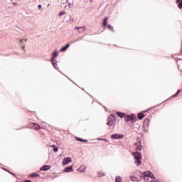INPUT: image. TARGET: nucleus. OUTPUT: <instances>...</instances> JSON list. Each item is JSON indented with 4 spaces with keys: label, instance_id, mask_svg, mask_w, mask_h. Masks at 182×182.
<instances>
[{
    "label": "nucleus",
    "instance_id": "obj_24",
    "mask_svg": "<svg viewBox=\"0 0 182 182\" xmlns=\"http://www.w3.org/2000/svg\"><path fill=\"white\" fill-rule=\"evenodd\" d=\"M141 145H139V146H137V149H138V150H141Z\"/></svg>",
    "mask_w": 182,
    "mask_h": 182
},
{
    "label": "nucleus",
    "instance_id": "obj_26",
    "mask_svg": "<svg viewBox=\"0 0 182 182\" xmlns=\"http://www.w3.org/2000/svg\"><path fill=\"white\" fill-rule=\"evenodd\" d=\"M68 5H69V8H72V6H73V4H72L70 3H69Z\"/></svg>",
    "mask_w": 182,
    "mask_h": 182
},
{
    "label": "nucleus",
    "instance_id": "obj_9",
    "mask_svg": "<svg viewBox=\"0 0 182 182\" xmlns=\"http://www.w3.org/2000/svg\"><path fill=\"white\" fill-rule=\"evenodd\" d=\"M85 31H86V26H82V27H80L78 32L79 33H82V32H85Z\"/></svg>",
    "mask_w": 182,
    "mask_h": 182
},
{
    "label": "nucleus",
    "instance_id": "obj_33",
    "mask_svg": "<svg viewBox=\"0 0 182 182\" xmlns=\"http://www.w3.org/2000/svg\"><path fill=\"white\" fill-rule=\"evenodd\" d=\"M24 182H31L30 180H26Z\"/></svg>",
    "mask_w": 182,
    "mask_h": 182
},
{
    "label": "nucleus",
    "instance_id": "obj_21",
    "mask_svg": "<svg viewBox=\"0 0 182 182\" xmlns=\"http://www.w3.org/2000/svg\"><path fill=\"white\" fill-rule=\"evenodd\" d=\"M107 26H108V28L110 29V31H114L113 29V26H112L111 25H108Z\"/></svg>",
    "mask_w": 182,
    "mask_h": 182
},
{
    "label": "nucleus",
    "instance_id": "obj_7",
    "mask_svg": "<svg viewBox=\"0 0 182 182\" xmlns=\"http://www.w3.org/2000/svg\"><path fill=\"white\" fill-rule=\"evenodd\" d=\"M70 46V44H67L64 47L61 48L60 49V52H66L68 50V48Z\"/></svg>",
    "mask_w": 182,
    "mask_h": 182
},
{
    "label": "nucleus",
    "instance_id": "obj_22",
    "mask_svg": "<svg viewBox=\"0 0 182 182\" xmlns=\"http://www.w3.org/2000/svg\"><path fill=\"white\" fill-rule=\"evenodd\" d=\"M63 15H65V11H60L58 14L59 16H62Z\"/></svg>",
    "mask_w": 182,
    "mask_h": 182
},
{
    "label": "nucleus",
    "instance_id": "obj_11",
    "mask_svg": "<svg viewBox=\"0 0 182 182\" xmlns=\"http://www.w3.org/2000/svg\"><path fill=\"white\" fill-rule=\"evenodd\" d=\"M103 26H107V17L105 18L102 23Z\"/></svg>",
    "mask_w": 182,
    "mask_h": 182
},
{
    "label": "nucleus",
    "instance_id": "obj_12",
    "mask_svg": "<svg viewBox=\"0 0 182 182\" xmlns=\"http://www.w3.org/2000/svg\"><path fill=\"white\" fill-rule=\"evenodd\" d=\"M144 117V114L143 112L139 113L138 114V118L139 119V120H141V119H143Z\"/></svg>",
    "mask_w": 182,
    "mask_h": 182
},
{
    "label": "nucleus",
    "instance_id": "obj_10",
    "mask_svg": "<svg viewBox=\"0 0 182 182\" xmlns=\"http://www.w3.org/2000/svg\"><path fill=\"white\" fill-rule=\"evenodd\" d=\"M176 2L178 4V7L179 9H181L182 8V0H176Z\"/></svg>",
    "mask_w": 182,
    "mask_h": 182
},
{
    "label": "nucleus",
    "instance_id": "obj_34",
    "mask_svg": "<svg viewBox=\"0 0 182 182\" xmlns=\"http://www.w3.org/2000/svg\"><path fill=\"white\" fill-rule=\"evenodd\" d=\"M22 42H23V39H21V40L20 41V43H22Z\"/></svg>",
    "mask_w": 182,
    "mask_h": 182
},
{
    "label": "nucleus",
    "instance_id": "obj_16",
    "mask_svg": "<svg viewBox=\"0 0 182 182\" xmlns=\"http://www.w3.org/2000/svg\"><path fill=\"white\" fill-rule=\"evenodd\" d=\"M55 62H56V60L53 58L52 59V63H53V67L56 69V67L58 66V64H56V63H55Z\"/></svg>",
    "mask_w": 182,
    "mask_h": 182
},
{
    "label": "nucleus",
    "instance_id": "obj_18",
    "mask_svg": "<svg viewBox=\"0 0 182 182\" xmlns=\"http://www.w3.org/2000/svg\"><path fill=\"white\" fill-rule=\"evenodd\" d=\"M30 177H39V174L36 173H33L30 175Z\"/></svg>",
    "mask_w": 182,
    "mask_h": 182
},
{
    "label": "nucleus",
    "instance_id": "obj_8",
    "mask_svg": "<svg viewBox=\"0 0 182 182\" xmlns=\"http://www.w3.org/2000/svg\"><path fill=\"white\" fill-rule=\"evenodd\" d=\"M75 139H76L77 141H81L82 143H83V142L87 143V140H86V139H83L79 138V137H76Z\"/></svg>",
    "mask_w": 182,
    "mask_h": 182
},
{
    "label": "nucleus",
    "instance_id": "obj_14",
    "mask_svg": "<svg viewBox=\"0 0 182 182\" xmlns=\"http://www.w3.org/2000/svg\"><path fill=\"white\" fill-rule=\"evenodd\" d=\"M112 137H123V134H115L112 135Z\"/></svg>",
    "mask_w": 182,
    "mask_h": 182
},
{
    "label": "nucleus",
    "instance_id": "obj_20",
    "mask_svg": "<svg viewBox=\"0 0 182 182\" xmlns=\"http://www.w3.org/2000/svg\"><path fill=\"white\" fill-rule=\"evenodd\" d=\"M132 181H139V179L134 176H131Z\"/></svg>",
    "mask_w": 182,
    "mask_h": 182
},
{
    "label": "nucleus",
    "instance_id": "obj_23",
    "mask_svg": "<svg viewBox=\"0 0 182 182\" xmlns=\"http://www.w3.org/2000/svg\"><path fill=\"white\" fill-rule=\"evenodd\" d=\"M129 120H133V119H132V117H129V119H125V122H129Z\"/></svg>",
    "mask_w": 182,
    "mask_h": 182
},
{
    "label": "nucleus",
    "instance_id": "obj_6",
    "mask_svg": "<svg viewBox=\"0 0 182 182\" xmlns=\"http://www.w3.org/2000/svg\"><path fill=\"white\" fill-rule=\"evenodd\" d=\"M47 170H50V165H45L43 167L41 168V171H47Z\"/></svg>",
    "mask_w": 182,
    "mask_h": 182
},
{
    "label": "nucleus",
    "instance_id": "obj_32",
    "mask_svg": "<svg viewBox=\"0 0 182 182\" xmlns=\"http://www.w3.org/2000/svg\"><path fill=\"white\" fill-rule=\"evenodd\" d=\"M38 8L41 9V8H42V5H38Z\"/></svg>",
    "mask_w": 182,
    "mask_h": 182
},
{
    "label": "nucleus",
    "instance_id": "obj_1",
    "mask_svg": "<svg viewBox=\"0 0 182 182\" xmlns=\"http://www.w3.org/2000/svg\"><path fill=\"white\" fill-rule=\"evenodd\" d=\"M133 156L134 157V163L136 166H140L141 164V154L139 152L133 153Z\"/></svg>",
    "mask_w": 182,
    "mask_h": 182
},
{
    "label": "nucleus",
    "instance_id": "obj_15",
    "mask_svg": "<svg viewBox=\"0 0 182 182\" xmlns=\"http://www.w3.org/2000/svg\"><path fill=\"white\" fill-rule=\"evenodd\" d=\"M58 51H54L52 54L53 58L52 59H55V58L58 57Z\"/></svg>",
    "mask_w": 182,
    "mask_h": 182
},
{
    "label": "nucleus",
    "instance_id": "obj_28",
    "mask_svg": "<svg viewBox=\"0 0 182 182\" xmlns=\"http://www.w3.org/2000/svg\"><path fill=\"white\" fill-rule=\"evenodd\" d=\"M112 122H107V124H109V126H112Z\"/></svg>",
    "mask_w": 182,
    "mask_h": 182
},
{
    "label": "nucleus",
    "instance_id": "obj_30",
    "mask_svg": "<svg viewBox=\"0 0 182 182\" xmlns=\"http://www.w3.org/2000/svg\"><path fill=\"white\" fill-rule=\"evenodd\" d=\"M178 93H180V90H178L176 94V96H177V95H178Z\"/></svg>",
    "mask_w": 182,
    "mask_h": 182
},
{
    "label": "nucleus",
    "instance_id": "obj_13",
    "mask_svg": "<svg viewBox=\"0 0 182 182\" xmlns=\"http://www.w3.org/2000/svg\"><path fill=\"white\" fill-rule=\"evenodd\" d=\"M117 116H119V117H124V116H125L124 113L119 112H117Z\"/></svg>",
    "mask_w": 182,
    "mask_h": 182
},
{
    "label": "nucleus",
    "instance_id": "obj_3",
    "mask_svg": "<svg viewBox=\"0 0 182 182\" xmlns=\"http://www.w3.org/2000/svg\"><path fill=\"white\" fill-rule=\"evenodd\" d=\"M69 163H72V158L66 157L63 159L62 164L63 166H68Z\"/></svg>",
    "mask_w": 182,
    "mask_h": 182
},
{
    "label": "nucleus",
    "instance_id": "obj_4",
    "mask_svg": "<svg viewBox=\"0 0 182 182\" xmlns=\"http://www.w3.org/2000/svg\"><path fill=\"white\" fill-rule=\"evenodd\" d=\"M30 126L32 129H34V130H39L41 129V126L36 123H31Z\"/></svg>",
    "mask_w": 182,
    "mask_h": 182
},
{
    "label": "nucleus",
    "instance_id": "obj_17",
    "mask_svg": "<svg viewBox=\"0 0 182 182\" xmlns=\"http://www.w3.org/2000/svg\"><path fill=\"white\" fill-rule=\"evenodd\" d=\"M115 182H122V178L120 176H117L115 178Z\"/></svg>",
    "mask_w": 182,
    "mask_h": 182
},
{
    "label": "nucleus",
    "instance_id": "obj_31",
    "mask_svg": "<svg viewBox=\"0 0 182 182\" xmlns=\"http://www.w3.org/2000/svg\"><path fill=\"white\" fill-rule=\"evenodd\" d=\"M78 171H80V173H83V171H80V168H78Z\"/></svg>",
    "mask_w": 182,
    "mask_h": 182
},
{
    "label": "nucleus",
    "instance_id": "obj_5",
    "mask_svg": "<svg viewBox=\"0 0 182 182\" xmlns=\"http://www.w3.org/2000/svg\"><path fill=\"white\" fill-rule=\"evenodd\" d=\"M73 171V166L65 168L64 173H70Z\"/></svg>",
    "mask_w": 182,
    "mask_h": 182
},
{
    "label": "nucleus",
    "instance_id": "obj_25",
    "mask_svg": "<svg viewBox=\"0 0 182 182\" xmlns=\"http://www.w3.org/2000/svg\"><path fill=\"white\" fill-rule=\"evenodd\" d=\"M75 31H79V29H80V27H75Z\"/></svg>",
    "mask_w": 182,
    "mask_h": 182
},
{
    "label": "nucleus",
    "instance_id": "obj_29",
    "mask_svg": "<svg viewBox=\"0 0 182 182\" xmlns=\"http://www.w3.org/2000/svg\"><path fill=\"white\" fill-rule=\"evenodd\" d=\"M97 140H105L106 141L105 139H97Z\"/></svg>",
    "mask_w": 182,
    "mask_h": 182
},
{
    "label": "nucleus",
    "instance_id": "obj_2",
    "mask_svg": "<svg viewBox=\"0 0 182 182\" xmlns=\"http://www.w3.org/2000/svg\"><path fill=\"white\" fill-rule=\"evenodd\" d=\"M144 180H148L149 177H150L151 178H154V174H153V173H151V171H146L144 173Z\"/></svg>",
    "mask_w": 182,
    "mask_h": 182
},
{
    "label": "nucleus",
    "instance_id": "obj_27",
    "mask_svg": "<svg viewBox=\"0 0 182 182\" xmlns=\"http://www.w3.org/2000/svg\"><path fill=\"white\" fill-rule=\"evenodd\" d=\"M100 177H102V176H105V174L103 173H100Z\"/></svg>",
    "mask_w": 182,
    "mask_h": 182
},
{
    "label": "nucleus",
    "instance_id": "obj_19",
    "mask_svg": "<svg viewBox=\"0 0 182 182\" xmlns=\"http://www.w3.org/2000/svg\"><path fill=\"white\" fill-rule=\"evenodd\" d=\"M52 147H53V151L56 152L59 150V149L58 148V146L53 145Z\"/></svg>",
    "mask_w": 182,
    "mask_h": 182
}]
</instances>
